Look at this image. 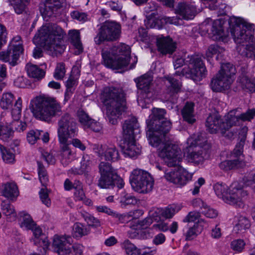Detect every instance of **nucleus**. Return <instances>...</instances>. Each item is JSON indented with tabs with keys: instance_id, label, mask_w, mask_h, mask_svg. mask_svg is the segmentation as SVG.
Wrapping results in <instances>:
<instances>
[{
	"instance_id": "1",
	"label": "nucleus",
	"mask_w": 255,
	"mask_h": 255,
	"mask_svg": "<svg viewBox=\"0 0 255 255\" xmlns=\"http://www.w3.org/2000/svg\"><path fill=\"white\" fill-rule=\"evenodd\" d=\"M165 110L153 108L146 120V136L149 143L158 147L159 156L168 167L176 166L182 160L178 146L168 139L167 134L171 128V122L164 118Z\"/></svg>"
},
{
	"instance_id": "2",
	"label": "nucleus",
	"mask_w": 255,
	"mask_h": 255,
	"mask_svg": "<svg viewBox=\"0 0 255 255\" xmlns=\"http://www.w3.org/2000/svg\"><path fill=\"white\" fill-rule=\"evenodd\" d=\"M78 128L75 120L69 114L61 117L58 122L57 133L60 144L62 163L67 165L75 157V152L71 148L69 138L76 136Z\"/></svg>"
},
{
	"instance_id": "3",
	"label": "nucleus",
	"mask_w": 255,
	"mask_h": 255,
	"mask_svg": "<svg viewBox=\"0 0 255 255\" xmlns=\"http://www.w3.org/2000/svg\"><path fill=\"white\" fill-rule=\"evenodd\" d=\"M102 99L107 115L112 125H116L122 114L127 110L126 94L123 89L110 87L104 89Z\"/></svg>"
},
{
	"instance_id": "4",
	"label": "nucleus",
	"mask_w": 255,
	"mask_h": 255,
	"mask_svg": "<svg viewBox=\"0 0 255 255\" xmlns=\"http://www.w3.org/2000/svg\"><path fill=\"white\" fill-rule=\"evenodd\" d=\"M62 28L55 23H47L42 25L35 34L34 38H39L44 46L50 51L61 53L65 49L62 44L65 35Z\"/></svg>"
},
{
	"instance_id": "5",
	"label": "nucleus",
	"mask_w": 255,
	"mask_h": 255,
	"mask_svg": "<svg viewBox=\"0 0 255 255\" xmlns=\"http://www.w3.org/2000/svg\"><path fill=\"white\" fill-rule=\"evenodd\" d=\"M31 110L36 118L46 122L62 114L60 103L53 97L42 96L31 101Z\"/></svg>"
},
{
	"instance_id": "6",
	"label": "nucleus",
	"mask_w": 255,
	"mask_h": 255,
	"mask_svg": "<svg viewBox=\"0 0 255 255\" xmlns=\"http://www.w3.org/2000/svg\"><path fill=\"white\" fill-rule=\"evenodd\" d=\"M140 131L136 118L131 117L125 121L123 125V135L124 139L123 153L125 156L132 158L140 153V148L136 145L135 140Z\"/></svg>"
},
{
	"instance_id": "7",
	"label": "nucleus",
	"mask_w": 255,
	"mask_h": 255,
	"mask_svg": "<svg viewBox=\"0 0 255 255\" xmlns=\"http://www.w3.org/2000/svg\"><path fill=\"white\" fill-rule=\"evenodd\" d=\"M237 121V118L232 112L223 118L217 114H213L207 117L206 126L210 133H215L220 131L223 136L231 139L237 134V130L230 131V129L235 126Z\"/></svg>"
},
{
	"instance_id": "8",
	"label": "nucleus",
	"mask_w": 255,
	"mask_h": 255,
	"mask_svg": "<svg viewBox=\"0 0 255 255\" xmlns=\"http://www.w3.org/2000/svg\"><path fill=\"white\" fill-rule=\"evenodd\" d=\"M102 55L105 65L119 69L128 66L130 56V47L125 44L113 46L110 51L102 50Z\"/></svg>"
},
{
	"instance_id": "9",
	"label": "nucleus",
	"mask_w": 255,
	"mask_h": 255,
	"mask_svg": "<svg viewBox=\"0 0 255 255\" xmlns=\"http://www.w3.org/2000/svg\"><path fill=\"white\" fill-rule=\"evenodd\" d=\"M184 63L188 65L189 70L187 71L183 69L181 71H177L175 75L184 76L190 74L192 79L198 81L202 79L207 74L206 67L201 56L198 55L188 56L185 59L182 58H177L174 62V68H179Z\"/></svg>"
},
{
	"instance_id": "10",
	"label": "nucleus",
	"mask_w": 255,
	"mask_h": 255,
	"mask_svg": "<svg viewBox=\"0 0 255 255\" xmlns=\"http://www.w3.org/2000/svg\"><path fill=\"white\" fill-rule=\"evenodd\" d=\"M216 194L222 198L227 203L234 205L236 207L243 208L244 203L243 198L247 195V191L241 188L238 187L237 183L232 184L228 192V186L223 183H217L214 186Z\"/></svg>"
},
{
	"instance_id": "11",
	"label": "nucleus",
	"mask_w": 255,
	"mask_h": 255,
	"mask_svg": "<svg viewBox=\"0 0 255 255\" xmlns=\"http://www.w3.org/2000/svg\"><path fill=\"white\" fill-rule=\"evenodd\" d=\"M130 180L133 189L138 193L143 194L152 191L154 182L153 178L149 173L138 168L132 171Z\"/></svg>"
},
{
	"instance_id": "12",
	"label": "nucleus",
	"mask_w": 255,
	"mask_h": 255,
	"mask_svg": "<svg viewBox=\"0 0 255 255\" xmlns=\"http://www.w3.org/2000/svg\"><path fill=\"white\" fill-rule=\"evenodd\" d=\"M230 31L237 46L250 43V41H255L250 31H246L247 25L244 20L240 17H233L229 22Z\"/></svg>"
},
{
	"instance_id": "13",
	"label": "nucleus",
	"mask_w": 255,
	"mask_h": 255,
	"mask_svg": "<svg viewBox=\"0 0 255 255\" xmlns=\"http://www.w3.org/2000/svg\"><path fill=\"white\" fill-rule=\"evenodd\" d=\"M121 26L114 22H106L100 29V31L95 37V42L100 44L105 40L114 41L120 36Z\"/></svg>"
},
{
	"instance_id": "14",
	"label": "nucleus",
	"mask_w": 255,
	"mask_h": 255,
	"mask_svg": "<svg viewBox=\"0 0 255 255\" xmlns=\"http://www.w3.org/2000/svg\"><path fill=\"white\" fill-rule=\"evenodd\" d=\"M93 150L101 160L116 162L120 159L119 150L114 145L94 144Z\"/></svg>"
},
{
	"instance_id": "15",
	"label": "nucleus",
	"mask_w": 255,
	"mask_h": 255,
	"mask_svg": "<svg viewBox=\"0 0 255 255\" xmlns=\"http://www.w3.org/2000/svg\"><path fill=\"white\" fill-rule=\"evenodd\" d=\"M83 217L88 225L86 226L80 223H75L73 230L76 237H81L88 235L90 231V226L97 228L101 226L100 221L98 219L87 213L83 214Z\"/></svg>"
},
{
	"instance_id": "16",
	"label": "nucleus",
	"mask_w": 255,
	"mask_h": 255,
	"mask_svg": "<svg viewBox=\"0 0 255 255\" xmlns=\"http://www.w3.org/2000/svg\"><path fill=\"white\" fill-rule=\"evenodd\" d=\"M193 138H189L187 143L190 144L188 147V151L186 155V160L191 163L199 164L203 161L204 157L203 156V150L199 146L200 143L198 140L196 139L195 143H193Z\"/></svg>"
},
{
	"instance_id": "17",
	"label": "nucleus",
	"mask_w": 255,
	"mask_h": 255,
	"mask_svg": "<svg viewBox=\"0 0 255 255\" xmlns=\"http://www.w3.org/2000/svg\"><path fill=\"white\" fill-rule=\"evenodd\" d=\"M73 240L70 236H55L53 241L54 250L59 255H67L73 254L72 246L71 244Z\"/></svg>"
},
{
	"instance_id": "18",
	"label": "nucleus",
	"mask_w": 255,
	"mask_h": 255,
	"mask_svg": "<svg viewBox=\"0 0 255 255\" xmlns=\"http://www.w3.org/2000/svg\"><path fill=\"white\" fill-rule=\"evenodd\" d=\"M153 78L150 74H145L135 79L137 87L141 90L140 98L150 100L153 96L151 84Z\"/></svg>"
},
{
	"instance_id": "19",
	"label": "nucleus",
	"mask_w": 255,
	"mask_h": 255,
	"mask_svg": "<svg viewBox=\"0 0 255 255\" xmlns=\"http://www.w3.org/2000/svg\"><path fill=\"white\" fill-rule=\"evenodd\" d=\"M234 80V78L229 77L218 72L212 78L210 87L214 92H222L230 89Z\"/></svg>"
},
{
	"instance_id": "20",
	"label": "nucleus",
	"mask_w": 255,
	"mask_h": 255,
	"mask_svg": "<svg viewBox=\"0 0 255 255\" xmlns=\"http://www.w3.org/2000/svg\"><path fill=\"white\" fill-rule=\"evenodd\" d=\"M146 28L161 29L165 24H178L177 17H156L153 13L151 14L144 21Z\"/></svg>"
},
{
	"instance_id": "21",
	"label": "nucleus",
	"mask_w": 255,
	"mask_h": 255,
	"mask_svg": "<svg viewBox=\"0 0 255 255\" xmlns=\"http://www.w3.org/2000/svg\"><path fill=\"white\" fill-rule=\"evenodd\" d=\"M23 52L24 49L8 46L6 51L0 52V60L8 63L11 66H15L18 64L19 57Z\"/></svg>"
},
{
	"instance_id": "22",
	"label": "nucleus",
	"mask_w": 255,
	"mask_h": 255,
	"mask_svg": "<svg viewBox=\"0 0 255 255\" xmlns=\"http://www.w3.org/2000/svg\"><path fill=\"white\" fill-rule=\"evenodd\" d=\"M66 0H45L43 8L40 11L44 18H48L52 16L61 8L65 3Z\"/></svg>"
},
{
	"instance_id": "23",
	"label": "nucleus",
	"mask_w": 255,
	"mask_h": 255,
	"mask_svg": "<svg viewBox=\"0 0 255 255\" xmlns=\"http://www.w3.org/2000/svg\"><path fill=\"white\" fill-rule=\"evenodd\" d=\"M163 176L167 181L179 186L185 185L188 180L187 174L181 169L165 170Z\"/></svg>"
},
{
	"instance_id": "24",
	"label": "nucleus",
	"mask_w": 255,
	"mask_h": 255,
	"mask_svg": "<svg viewBox=\"0 0 255 255\" xmlns=\"http://www.w3.org/2000/svg\"><path fill=\"white\" fill-rule=\"evenodd\" d=\"M176 11L182 18L188 20L193 19L195 16L196 13V8L192 3L183 2L178 4Z\"/></svg>"
},
{
	"instance_id": "25",
	"label": "nucleus",
	"mask_w": 255,
	"mask_h": 255,
	"mask_svg": "<svg viewBox=\"0 0 255 255\" xmlns=\"http://www.w3.org/2000/svg\"><path fill=\"white\" fill-rule=\"evenodd\" d=\"M164 79L167 82H165L166 85V93L167 94L166 99L168 100H171V98L175 95L180 92L182 84L178 80L173 77L167 76Z\"/></svg>"
},
{
	"instance_id": "26",
	"label": "nucleus",
	"mask_w": 255,
	"mask_h": 255,
	"mask_svg": "<svg viewBox=\"0 0 255 255\" xmlns=\"http://www.w3.org/2000/svg\"><path fill=\"white\" fill-rule=\"evenodd\" d=\"M157 45L159 50L162 54H171L176 49L175 43L169 37L158 38L157 41Z\"/></svg>"
},
{
	"instance_id": "27",
	"label": "nucleus",
	"mask_w": 255,
	"mask_h": 255,
	"mask_svg": "<svg viewBox=\"0 0 255 255\" xmlns=\"http://www.w3.org/2000/svg\"><path fill=\"white\" fill-rule=\"evenodd\" d=\"M193 205L195 207L200 208L202 214L208 218H214L218 215V213L215 210L210 208L200 199L194 200Z\"/></svg>"
},
{
	"instance_id": "28",
	"label": "nucleus",
	"mask_w": 255,
	"mask_h": 255,
	"mask_svg": "<svg viewBox=\"0 0 255 255\" xmlns=\"http://www.w3.org/2000/svg\"><path fill=\"white\" fill-rule=\"evenodd\" d=\"M237 49L243 56L255 58V41H250V43L238 45Z\"/></svg>"
},
{
	"instance_id": "29",
	"label": "nucleus",
	"mask_w": 255,
	"mask_h": 255,
	"mask_svg": "<svg viewBox=\"0 0 255 255\" xmlns=\"http://www.w3.org/2000/svg\"><path fill=\"white\" fill-rule=\"evenodd\" d=\"M194 107L193 103L187 102L181 112L184 120L190 124H193L196 121L194 114Z\"/></svg>"
},
{
	"instance_id": "30",
	"label": "nucleus",
	"mask_w": 255,
	"mask_h": 255,
	"mask_svg": "<svg viewBox=\"0 0 255 255\" xmlns=\"http://www.w3.org/2000/svg\"><path fill=\"white\" fill-rule=\"evenodd\" d=\"M35 237L34 243L42 246L44 250L48 248L49 243L46 237L42 233L41 229L35 225L34 228L31 230Z\"/></svg>"
},
{
	"instance_id": "31",
	"label": "nucleus",
	"mask_w": 255,
	"mask_h": 255,
	"mask_svg": "<svg viewBox=\"0 0 255 255\" xmlns=\"http://www.w3.org/2000/svg\"><path fill=\"white\" fill-rule=\"evenodd\" d=\"M1 195L10 200L16 198L18 195L16 185L13 183H7L4 184Z\"/></svg>"
},
{
	"instance_id": "32",
	"label": "nucleus",
	"mask_w": 255,
	"mask_h": 255,
	"mask_svg": "<svg viewBox=\"0 0 255 255\" xmlns=\"http://www.w3.org/2000/svg\"><path fill=\"white\" fill-rule=\"evenodd\" d=\"M26 69L28 75L32 78L40 79L45 75V72L37 66L31 63L27 64Z\"/></svg>"
},
{
	"instance_id": "33",
	"label": "nucleus",
	"mask_w": 255,
	"mask_h": 255,
	"mask_svg": "<svg viewBox=\"0 0 255 255\" xmlns=\"http://www.w3.org/2000/svg\"><path fill=\"white\" fill-rule=\"evenodd\" d=\"M224 51L225 49L223 47L216 44H212L208 47L205 55L207 59L216 55L217 60H220L223 57Z\"/></svg>"
},
{
	"instance_id": "34",
	"label": "nucleus",
	"mask_w": 255,
	"mask_h": 255,
	"mask_svg": "<svg viewBox=\"0 0 255 255\" xmlns=\"http://www.w3.org/2000/svg\"><path fill=\"white\" fill-rule=\"evenodd\" d=\"M79 76V71L77 68H74L72 71V74L70 76L68 80L66 82V92L65 96H69V94L72 93V88L75 85L77 80Z\"/></svg>"
},
{
	"instance_id": "35",
	"label": "nucleus",
	"mask_w": 255,
	"mask_h": 255,
	"mask_svg": "<svg viewBox=\"0 0 255 255\" xmlns=\"http://www.w3.org/2000/svg\"><path fill=\"white\" fill-rule=\"evenodd\" d=\"M1 209L3 214L6 216L10 221L16 219L17 215L13 205L7 202L2 201Z\"/></svg>"
},
{
	"instance_id": "36",
	"label": "nucleus",
	"mask_w": 255,
	"mask_h": 255,
	"mask_svg": "<svg viewBox=\"0 0 255 255\" xmlns=\"http://www.w3.org/2000/svg\"><path fill=\"white\" fill-rule=\"evenodd\" d=\"M99 170L100 175L116 176L117 177L116 170L108 162L101 161L99 165Z\"/></svg>"
},
{
	"instance_id": "37",
	"label": "nucleus",
	"mask_w": 255,
	"mask_h": 255,
	"mask_svg": "<svg viewBox=\"0 0 255 255\" xmlns=\"http://www.w3.org/2000/svg\"><path fill=\"white\" fill-rule=\"evenodd\" d=\"M70 40L73 46L78 49L79 53L82 51V45L80 41V32L77 30H70L69 32Z\"/></svg>"
},
{
	"instance_id": "38",
	"label": "nucleus",
	"mask_w": 255,
	"mask_h": 255,
	"mask_svg": "<svg viewBox=\"0 0 255 255\" xmlns=\"http://www.w3.org/2000/svg\"><path fill=\"white\" fill-rule=\"evenodd\" d=\"M116 176L101 175L98 185L101 188L108 189L115 185L114 178Z\"/></svg>"
},
{
	"instance_id": "39",
	"label": "nucleus",
	"mask_w": 255,
	"mask_h": 255,
	"mask_svg": "<svg viewBox=\"0 0 255 255\" xmlns=\"http://www.w3.org/2000/svg\"><path fill=\"white\" fill-rule=\"evenodd\" d=\"M14 97L11 93L3 94L0 101V106L2 109L10 108L14 102Z\"/></svg>"
},
{
	"instance_id": "40",
	"label": "nucleus",
	"mask_w": 255,
	"mask_h": 255,
	"mask_svg": "<svg viewBox=\"0 0 255 255\" xmlns=\"http://www.w3.org/2000/svg\"><path fill=\"white\" fill-rule=\"evenodd\" d=\"M238 81L241 84L243 89H247L252 92L255 86V82L252 81L245 74H242L238 78Z\"/></svg>"
},
{
	"instance_id": "41",
	"label": "nucleus",
	"mask_w": 255,
	"mask_h": 255,
	"mask_svg": "<svg viewBox=\"0 0 255 255\" xmlns=\"http://www.w3.org/2000/svg\"><path fill=\"white\" fill-rule=\"evenodd\" d=\"M219 72L229 77L234 78V76L236 73V69L233 64L227 63L221 65V69Z\"/></svg>"
},
{
	"instance_id": "42",
	"label": "nucleus",
	"mask_w": 255,
	"mask_h": 255,
	"mask_svg": "<svg viewBox=\"0 0 255 255\" xmlns=\"http://www.w3.org/2000/svg\"><path fill=\"white\" fill-rule=\"evenodd\" d=\"M11 5H13L15 11L21 14L24 11L26 4L30 0H9Z\"/></svg>"
},
{
	"instance_id": "43",
	"label": "nucleus",
	"mask_w": 255,
	"mask_h": 255,
	"mask_svg": "<svg viewBox=\"0 0 255 255\" xmlns=\"http://www.w3.org/2000/svg\"><path fill=\"white\" fill-rule=\"evenodd\" d=\"M122 246L128 255H138L140 254L139 250L129 240L125 241Z\"/></svg>"
},
{
	"instance_id": "44",
	"label": "nucleus",
	"mask_w": 255,
	"mask_h": 255,
	"mask_svg": "<svg viewBox=\"0 0 255 255\" xmlns=\"http://www.w3.org/2000/svg\"><path fill=\"white\" fill-rule=\"evenodd\" d=\"M21 214H22L23 219L20 223V227L26 230H33L36 224L32 220L30 215L24 212L21 213Z\"/></svg>"
},
{
	"instance_id": "45",
	"label": "nucleus",
	"mask_w": 255,
	"mask_h": 255,
	"mask_svg": "<svg viewBox=\"0 0 255 255\" xmlns=\"http://www.w3.org/2000/svg\"><path fill=\"white\" fill-rule=\"evenodd\" d=\"M240 162V161L239 159L232 160H225L220 163L219 167L222 170L228 171L237 167Z\"/></svg>"
},
{
	"instance_id": "46",
	"label": "nucleus",
	"mask_w": 255,
	"mask_h": 255,
	"mask_svg": "<svg viewBox=\"0 0 255 255\" xmlns=\"http://www.w3.org/2000/svg\"><path fill=\"white\" fill-rule=\"evenodd\" d=\"M13 131L10 128L0 124V138L4 141H7L12 137Z\"/></svg>"
},
{
	"instance_id": "47",
	"label": "nucleus",
	"mask_w": 255,
	"mask_h": 255,
	"mask_svg": "<svg viewBox=\"0 0 255 255\" xmlns=\"http://www.w3.org/2000/svg\"><path fill=\"white\" fill-rule=\"evenodd\" d=\"M39 180L42 186L46 187L48 181L46 171L44 166L39 161H37Z\"/></svg>"
},
{
	"instance_id": "48",
	"label": "nucleus",
	"mask_w": 255,
	"mask_h": 255,
	"mask_svg": "<svg viewBox=\"0 0 255 255\" xmlns=\"http://www.w3.org/2000/svg\"><path fill=\"white\" fill-rule=\"evenodd\" d=\"M0 151L2 159L6 163H12L14 160V155L9 149L0 144Z\"/></svg>"
},
{
	"instance_id": "49",
	"label": "nucleus",
	"mask_w": 255,
	"mask_h": 255,
	"mask_svg": "<svg viewBox=\"0 0 255 255\" xmlns=\"http://www.w3.org/2000/svg\"><path fill=\"white\" fill-rule=\"evenodd\" d=\"M235 116L238 119L235 126L239 124L240 120L244 122L251 121L255 117V109H249L245 113L241 114L239 116Z\"/></svg>"
},
{
	"instance_id": "50",
	"label": "nucleus",
	"mask_w": 255,
	"mask_h": 255,
	"mask_svg": "<svg viewBox=\"0 0 255 255\" xmlns=\"http://www.w3.org/2000/svg\"><path fill=\"white\" fill-rule=\"evenodd\" d=\"M179 210L178 207L174 205L168 206L165 208H162V217L165 219L171 218Z\"/></svg>"
},
{
	"instance_id": "51",
	"label": "nucleus",
	"mask_w": 255,
	"mask_h": 255,
	"mask_svg": "<svg viewBox=\"0 0 255 255\" xmlns=\"http://www.w3.org/2000/svg\"><path fill=\"white\" fill-rule=\"evenodd\" d=\"M22 106V101L20 98H19L15 102L14 108H12L11 111V115L13 119L15 120H19L21 116Z\"/></svg>"
},
{
	"instance_id": "52",
	"label": "nucleus",
	"mask_w": 255,
	"mask_h": 255,
	"mask_svg": "<svg viewBox=\"0 0 255 255\" xmlns=\"http://www.w3.org/2000/svg\"><path fill=\"white\" fill-rule=\"evenodd\" d=\"M250 226V222L247 218L244 216H240L235 228L238 231H242L249 229Z\"/></svg>"
},
{
	"instance_id": "53",
	"label": "nucleus",
	"mask_w": 255,
	"mask_h": 255,
	"mask_svg": "<svg viewBox=\"0 0 255 255\" xmlns=\"http://www.w3.org/2000/svg\"><path fill=\"white\" fill-rule=\"evenodd\" d=\"M41 132L38 130H31L28 131L26 136L28 142L32 145L35 144L37 140L39 139V136Z\"/></svg>"
},
{
	"instance_id": "54",
	"label": "nucleus",
	"mask_w": 255,
	"mask_h": 255,
	"mask_svg": "<svg viewBox=\"0 0 255 255\" xmlns=\"http://www.w3.org/2000/svg\"><path fill=\"white\" fill-rule=\"evenodd\" d=\"M149 216L153 222L159 221L162 217V208H153L149 212Z\"/></svg>"
},
{
	"instance_id": "55",
	"label": "nucleus",
	"mask_w": 255,
	"mask_h": 255,
	"mask_svg": "<svg viewBox=\"0 0 255 255\" xmlns=\"http://www.w3.org/2000/svg\"><path fill=\"white\" fill-rule=\"evenodd\" d=\"M151 227L152 230L159 232H166L169 230L168 224L163 220H159L155 222Z\"/></svg>"
},
{
	"instance_id": "56",
	"label": "nucleus",
	"mask_w": 255,
	"mask_h": 255,
	"mask_svg": "<svg viewBox=\"0 0 255 255\" xmlns=\"http://www.w3.org/2000/svg\"><path fill=\"white\" fill-rule=\"evenodd\" d=\"M65 74V65L63 63L57 64L55 70L54 76L57 80L62 79Z\"/></svg>"
},
{
	"instance_id": "57",
	"label": "nucleus",
	"mask_w": 255,
	"mask_h": 255,
	"mask_svg": "<svg viewBox=\"0 0 255 255\" xmlns=\"http://www.w3.org/2000/svg\"><path fill=\"white\" fill-rule=\"evenodd\" d=\"M13 130L21 132L24 131L26 128V124L24 122H22L19 120H15L11 123V127H10Z\"/></svg>"
},
{
	"instance_id": "58",
	"label": "nucleus",
	"mask_w": 255,
	"mask_h": 255,
	"mask_svg": "<svg viewBox=\"0 0 255 255\" xmlns=\"http://www.w3.org/2000/svg\"><path fill=\"white\" fill-rule=\"evenodd\" d=\"M200 232L198 228V225L197 223L195 224L194 226L190 228L186 234V240H191L196 237L197 234Z\"/></svg>"
},
{
	"instance_id": "59",
	"label": "nucleus",
	"mask_w": 255,
	"mask_h": 255,
	"mask_svg": "<svg viewBox=\"0 0 255 255\" xmlns=\"http://www.w3.org/2000/svg\"><path fill=\"white\" fill-rule=\"evenodd\" d=\"M77 116L79 118V122L85 126L86 125L91 121V118L88 115L85 113L83 110H79L77 112Z\"/></svg>"
},
{
	"instance_id": "60",
	"label": "nucleus",
	"mask_w": 255,
	"mask_h": 255,
	"mask_svg": "<svg viewBox=\"0 0 255 255\" xmlns=\"http://www.w3.org/2000/svg\"><path fill=\"white\" fill-rule=\"evenodd\" d=\"M246 243L243 240L238 239L232 242L231 248L237 252H241L244 249Z\"/></svg>"
},
{
	"instance_id": "61",
	"label": "nucleus",
	"mask_w": 255,
	"mask_h": 255,
	"mask_svg": "<svg viewBox=\"0 0 255 255\" xmlns=\"http://www.w3.org/2000/svg\"><path fill=\"white\" fill-rule=\"evenodd\" d=\"M9 47L24 49L21 38L19 35H16L11 40L8 46Z\"/></svg>"
},
{
	"instance_id": "62",
	"label": "nucleus",
	"mask_w": 255,
	"mask_h": 255,
	"mask_svg": "<svg viewBox=\"0 0 255 255\" xmlns=\"http://www.w3.org/2000/svg\"><path fill=\"white\" fill-rule=\"evenodd\" d=\"M71 17L81 22H85L88 20V15L85 12H80L79 11H73L71 13Z\"/></svg>"
},
{
	"instance_id": "63",
	"label": "nucleus",
	"mask_w": 255,
	"mask_h": 255,
	"mask_svg": "<svg viewBox=\"0 0 255 255\" xmlns=\"http://www.w3.org/2000/svg\"><path fill=\"white\" fill-rule=\"evenodd\" d=\"M40 198L42 203L47 207L51 205V201L49 198V195L47 190L45 188H42L39 191Z\"/></svg>"
},
{
	"instance_id": "64",
	"label": "nucleus",
	"mask_w": 255,
	"mask_h": 255,
	"mask_svg": "<svg viewBox=\"0 0 255 255\" xmlns=\"http://www.w3.org/2000/svg\"><path fill=\"white\" fill-rule=\"evenodd\" d=\"M244 184L249 186L255 184V171L250 172L244 178Z\"/></svg>"
}]
</instances>
